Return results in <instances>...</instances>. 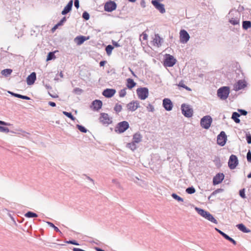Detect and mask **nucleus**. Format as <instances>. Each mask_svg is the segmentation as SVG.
Segmentation results:
<instances>
[{"mask_svg":"<svg viewBox=\"0 0 251 251\" xmlns=\"http://www.w3.org/2000/svg\"><path fill=\"white\" fill-rule=\"evenodd\" d=\"M237 227L240 231H242L244 233H249L251 232L250 229L247 228L243 224H239L236 225Z\"/></svg>","mask_w":251,"mask_h":251,"instance_id":"obj_25","label":"nucleus"},{"mask_svg":"<svg viewBox=\"0 0 251 251\" xmlns=\"http://www.w3.org/2000/svg\"><path fill=\"white\" fill-rule=\"evenodd\" d=\"M240 116V114L236 112H234L232 113L231 119L237 124L240 123V120L239 119V117Z\"/></svg>","mask_w":251,"mask_h":251,"instance_id":"obj_27","label":"nucleus"},{"mask_svg":"<svg viewBox=\"0 0 251 251\" xmlns=\"http://www.w3.org/2000/svg\"><path fill=\"white\" fill-rule=\"evenodd\" d=\"M138 98L141 100H144L149 96V90L147 87L139 88L136 90Z\"/></svg>","mask_w":251,"mask_h":251,"instance_id":"obj_6","label":"nucleus"},{"mask_svg":"<svg viewBox=\"0 0 251 251\" xmlns=\"http://www.w3.org/2000/svg\"><path fill=\"white\" fill-rule=\"evenodd\" d=\"M36 79V74L35 72L31 73L26 78V83L28 85L33 84Z\"/></svg>","mask_w":251,"mask_h":251,"instance_id":"obj_20","label":"nucleus"},{"mask_svg":"<svg viewBox=\"0 0 251 251\" xmlns=\"http://www.w3.org/2000/svg\"><path fill=\"white\" fill-rule=\"evenodd\" d=\"M113 46L111 45H109L106 47L105 50L108 55H110L111 54L112 51L113 50Z\"/></svg>","mask_w":251,"mask_h":251,"instance_id":"obj_34","label":"nucleus"},{"mask_svg":"<svg viewBox=\"0 0 251 251\" xmlns=\"http://www.w3.org/2000/svg\"><path fill=\"white\" fill-rule=\"evenodd\" d=\"M82 92L83 90L79 88H75L73 90V92L76 94H80Z\"/></svg>","mask_w":251,"mask_h":251,"instance_id":"obj_47","label":"nucleus"},{"mask_svg":"<svg viewBox=\"0 0 251 251\" xmlns=\"http://www.w3.org/2000/svg\"><path fill=\"white\" fill-rule=\"evenodd\" d=\"M12 72V70L10 69H5L1 71V74L5 76L10 75Z\"/></svg>","mask_w":251,"mask_h":251,"instance_id":"obj_33","label":"nucleus"},{"mask_svg":"<svg viewBox=\"0 0 251 251\" xmlns=\"http://www.w3.org/2000/svg\"><path fill=\"white\" fill-rule=\"evenodd\" d=\"M99 119L100 122L103 125H108L112 123L111 120L110 119L109 115L107 113H101Z\"/></svg>","mask_w":251,"mask_h":251,"instance_id":"obj_11","label":"nucleus"},{"mask_svg":"<svg viewBox=\"0 0 251 251\" xmlns=\"http://www.w3.org/2000/svg\"><path fill=\"white\" fill-rule=\"evenodd\" d=\"M68 244L78 246L79 244L75 240H69L66 242Z\"/></svg>","mask_w":251,"mask_h":251,"instance_id":"obj_51","label":"nucleus"},{"mask_svg":"<svg viewBox=\"0 0 251 251\" xmlns=\"http://www.w3.org/2000/svg\"><path fill=\"white\" fill-rule=\"evenodd\" d=\"M246 140L249 144H251V135L250 134H246Z\"/></svg>","mask_w":251,"mask_h":251,"instance_id":"obj_50","label":"nucleus"},{"mask_svg":"<svg viewBox=\"0 0 251 251\" xmlns=\"http://www.w3.org/2000/svg\"><path fill=\"white\" fill-rule=\"evenodd\" d=\"M0 125L9 126H10V124L9 123H6L4 121L0 120Z\"/></svg>","mask_w":251,"mask_h":251,"instance_id":"obj_54","label":"nucleus"},{"mask_svg":"<svg viewBox=\"0 0 251 251\" xmlns=\"http://www.w3.org/2000/svg\"><path fill=\"white\" fill-rule=\"evenodd\" d=\"M247 159L249 162L251 163V151L250 150H249L247 153Z\"/></svg>","mask_w":251,"mask_h":251,"instance_id":"obj_48","label":"nucleus"},{"mask_svg":"<svg viewBox=\"0 0 251 251\" xmlns=\"http://www.w3.org/2000/svg\"><path fill=\"white\" fill-rule=\"evenodd\" d=\"M182 114L186 117L190 118L193 116V110L189 105L183 103L181 106Z\"/></svg>","mask_w":251,"mask_h":251,"instance_id":"obj_4","label":"nucleus"},{"mask_svg":"<svg viewBox=\"0 0 251 251\" xmlns=\"http://www.w3.org/2000/svg\"><path fill=\"white\" fill-rule=\"evenodd\" d=\"M114 109V110L116 111V112L118 113L121 111V110L122 109V106L121 105L118 104L117 103L115 105Z\"/></svg>","mask_w":251,"mask_h":251,"instance_id":"obj_41","label":"nucleus"},{"mask_svg":"<svg viewBox=\"0 0 251 251\" xmlns=\"http://www.w3.org/2000/svg\"><path fill=\"white\" fill-rule=\"evenodd\" d=\"M89 39V37L88 36L86 37V36L80 35L76 36L75 39L74 41L77 44V45H80L82 44L85 41L88 40Z\"/></svg>","mask_w":251,"mask_h":251,"instance_id":"obj_22","label":"nucleus"},{"mask_svg":"<svg viewBox=\"0 0 251 251\" xmlns=\"http://www.w3.org/2000/svg\"><path fill=\"white\" fill-rule=\"evenodd\" d=\"M126 89H123L120 90L119 92V96L120 97H124L126 95Z\"/></svg>","mask_w":251,"mask_h":251,"instance_id":"obj_45","label":"nucleus"},{"mask_svg":"<svg viewBox=\"0 0 251 251\" xmlns=\"http://www.w3.org/2000/svg\"><path fill=\"white\" fill-rule=\"evenodd\" d=\"M163 106L167 111H171L173 107V104L170 99L165 98L163 100Z\"/></svg>","mask_w":251,"mask_h":251,"instance_id":"obj_14","label":"nucleus"},{"mask_svg":"<svg viewBox=\"0 0 251 251\" xmlns=\"http://www.w3.org/2000/svg\"><path fill=\"white\" fill-rule=\"evenodd\" d=\"M73 251H85V250H83L80 248H74L73 249Z\"/></svg>","mask_w":251,"mask_h":251,"instance_id":"obj_59","label":"nucleus"},{"mask_svg":"<svg viewBox=\"0 0 251 251\" xmlns=\"http://www.w3.org/2000/svg\"><path fill=\"white\" fill-rule=\"evenodd\" d=\"M106 61H101L100 62V67H102V66H104V65L106 64Z\"/></svg>","mask_w":251,"mask_h":251,"instance_id":"obj_60","label":"nucleus"},{"mask_svg":"<svg viewBox=\"0 0 251 251\" xmlns=\"http://www.w3.org/2000/svg\"><path fill=\"white\" fill-rule=\"evenodd\" d=\"M94 249L96 251H105L104 250H102V249L101 248H100L99 247H94Z\"/></svg>","mask_w":251,"mask_h":251,"instance_id":"obj_64","label":"nucleus"},{"mask_svg":"<svg viewBox=\"0 0 251 251\" xmlns=\"http://www.w3.org/2000/svg\"><path fill=\"white\" fill-rule=\"evenodd\" d=\"M112 44L115 47H120L121 46L119 44H118V43H117V42L116 41H112Z\"/></svg>","mask_w":251,"mask_h":251,"instance_id":"obj_56","label":"nucleus"},{"mask_svg":"<svg viewBox=\"0 0 251 251\" xmlns=\"http://www.w3.org/2000/svg\"><path fill=\"white\" fill-rule=\"evenodd\" d=\"M117 8V4L114 1H109L105 3L104 9L105 11L112 12Z\"/></svg>","mask_w":251,"mask_h":251,"instance_id":"obj_9","label":"nucleus"},{"mask_svg":"<svg viewBox=\"0 0 251 251\" xmlns=\"http://www.w3.org/2000/svg\"><path fill=\"white\" fill-rule=\"evenodd\" d=\"M212 122V119L210 116H205L201 120V126L204 129H208Z\"/></svg>","mask_w":251,"mask_h":251,"instance_id":"obj_5","label":"nucleus"},{"mask_svg":"<svg viewBox=\"0 0 251 251\" xmlns=\"http://www.w3.org/2000/svg\"><path fill=\"white\" fill-rule=\"evenodd\" d=\"M127 109L130 111H135L139 106V102L137 100H133L126 105Z\"/></svg>","mask_w":251,"mask_h":251,"instance_id":"obj_15","label":"nucleus"},{"mask_svg":"<svg viewBox=\"0 0 251 251\" xmlns=\"http://www.w3.org/2000/svg\"><path fill=\"white\" fill-rule=\"evenodd\" d=\"M222 236L224 238H225L227 240H228L229 239V238H230V237L228 235L226 234L225 233H224V234Z\"/></svg>","mask_w":251,"mask_h":251,"instance_id":"obj_62","label":"nucleus"},{"mask_svg":"<svg viewBox=\"0 0 251 251\" xmlns=\"http://www.w3.org/2000/svg\"><path fill=\"white\" fill-rule=\"evenodd\" d=\"M163 42V38H161L158 34H155L153 40V43L154 45H156L157 47H159L162 45Z\"/></svg>","mask_w":251,"mask_h":251,"instance_id":"obj_21","label":"nucleus"},{"mask_svg":"<svg viewBox=\"0 0 251 251\" xmlns=\"http://www.w3.org/2000/svg\"><path fill=\"white\" fill-rule=\"evenodd\" d=\"M25 216L27 218H35L38 216L36 213L32 211H28L25 214Z\"/></svg>","mask_w":251,"mask_h":251,"instance_id":"obj_30","label":"nucleus"},{"mask_svg":"<svg viewBox=\"0 0 251 251\" xmlns=\"http://www.w3.org/2000/svg\"><path fill=\"white\" fill-rule=\"evenodd\" d=\"M82 17L84 20L87 21L90 18V15L87 12L84 11L82 13Z\"/></svg>","mask_w":251,"mask_h":251,"instance_id":"obj_42","label":"nucleus"},{"mask_svg":"<svg viewBox=\"0 0 251 251\" xmlns=\"http://www.w3.org/2000/svg\"><path fill=\"white\" fill-rule=\"evenodd\" d=\"M242 27L244 29H248L251 27V22L250 21H244L242 23Z\"/></svg>","mask_w":251,"mask_h":251,"instance_id":"obj_28","label":"nucleus"},{"mask_svg":"<svg viewBox=\"0 0 251 251\" xmlns=\"http://www.w3.org/2000/svg\"><path fill=\"white\" fill-rule=\"evenodd\" d=\"M140 5H141V6L142 7H143V8L145 7V6H146V3H145V1L144 0H141V2H140Z\"/></svg>","mask_w":251,"mask_h":251,"instance_id":"obj_58","label":"nucleus"},{"mask_svg":"<svg viewBox=\"0 0 251 251\" xmlns=\"http://www.w3.org/2000/svg\"><path fill=\"white\" fill-rule=\"evenodd\" d=\"M151 3L161 13L163 14L165 12L164 5L160 3L159 1L151 0Z\"/></svg>","mask_w":251,"mask_h":251,"instance_id":"obj_13","label":"nucleus"},{"mask_svg":"<svg viewBox=\"0 0 251 251\" xmlns=\"http://www.w3.org/2000/svg\"><path fill=\"white\" fill-rule=\"evenodd\" d=\"M239 195L241 198H242L243 199H245L246 198V195H245V189L244 188L242 189L239 191Z\"/></svg>","mask_w":251,"mask_h":251,"instance_id":"obj_44","label":"nucleus"},{"mask_svg":"<svg viewBox=\"0 0 251 251\" xmlns=\"http://www.w3.org/2000/svg\"><path fill=\"white\" fill-rule=\"evenodd\" d=\"M76 127L81 132L86 133L88 130L83 126L80 125H76Z\"/></svg>","mask_w":251,"mask_h":251,"instance_id":"obj_36","label":"nucleus"},{"mask_svg":"<svg viewBox=\"0 0 251 251\" xmlns=\"http://www.w3.org/2000/svg\"><path fill=\"white\" fill-rule=\"evenodd\" d=\"M246 86V82L244 80H239L233 85V89L238 91L244 88Z\"/></svg>","mask_w":251,"mask_h":251,"instance_id":"obj_16","label":"nucleus"},{"mask_svg":"<svg viewBox=\"0 0 251 251\" xmlns=\"http://www.w3.org/2000/svg\"><path fill=\"white\" fill-rule=\"evenodd\" d=\"M178 85L180 87L185 88L186 90L188 91H191V89L189 87L185 85L182 81L180 82Z\"/></svg>","mask_w":251,"mask_h":251,"instance_id":"obj_43","label":"nucleus"},{"mask_svg":"<svg viewBox=\"0 0 251 251\" xmlns=\"http://www.w3.org/2000/svg\"><path fill=\"white\" fill-rule=\"evenodd\" d=\"M228 241H229V242H230L231 243H232L233 244H234L235 245H236V244H237L236 241H235L233 239H232L230 237V238H229V239L228 240Z\"/></svg>","mask_w":251,"mask_h":251,"instance_id":"obj_57","label":"nucleus"},{"mask_svg":"<svg viewBox=\"0 0 251 251\" xmlns=\"http://www.w3.org/2000/svg\"><path fill=\"white\" fill-rule=\"evenodd\" d=\"M226 140L227 136L226 133L222 131L217 136V144L221 146H224L226 144Z\"/></svg>","mask_w":251,"mask_h":251,"instance_id":"obj_8","label":"nucleus"},{"mask_svg":"<svg viewBox=\"0 0 251 251\" xmlns=\"http://www.w3.org/2000/svg\"><path fill=\"white\" fill-rule=\"evenodd\" d=\"M238 164V160L237 157L234 154H232L229 157L228 162L229 168L232 170L234 169Z\"/></svg>","mask_w":251,"mask_h":251,"instance_id":"obj_7","label":"nucleus"},{"mask_svg":"<svg viewBox=\"0 0 251 251\" xmlns=\"http://www.w3.org/2000/svg\"><path fill=\"white\" fill-rule=\"evenodd\" d=\"M63 114L67 117L70 118L73 121H75V118L72 115V114L71 112L63 111Z\"/></svg>","mask_w":251,"mask_h":251,"instance_id":"obj_35","label":"nucleus"},{"mask_svg":"<svg viewBox=\"0 0 251 251\" xmlns=\"http://www.w3.org/2000/svg\"><path fill=\"white\" fill-rule=\"evenodd\" d=\"M147 108L149 111L153 112L154 111V107L151 104H149Z\"/></svg>","mask_w":251,"mask_h":251,"instance_id":"obj_52","label":"nucleus"},{"mask_svg":"<svg viewBox=\"0 0 251 251\" xmlns=\"http://www.w3.org/2000/svg\"><path fill=\"white\" fill-rule=\"evenodd\" d=\"M116 93V90L114 89L107 88L103 90L102 94L107 98H110L113 97Z\"/></svg>","mask_w":251,"mask_h":251,"instance_id":"obj_19","label":"nucleus"},{"mask_svg":"<svg viewBox=\"0 0 251 251\" xmlns=\"http://www.w3.org/2000/svg\"><path fill=\"white\" fill-rule=\"evenodd\" d=\"M66 21V18L64 17L58 23L57 25L59 26L62 25Z\"/></svg>","mask_w":251,"mask_h":251,"instance_id":"obj_49","label":"nucleus"},{"mask_svg":"<svg viewBox=\"0 0 251 251\" xmlns=\"http://www.w3.org/2000/svg\"><path fill=\"white\" fill-rule=\"evenodd\" d=\"M238 111L240 112V114L246 116L247 114V111L244 109H239Z\"/></svg>","mask_w":251,"mask_h":251,"instance_id":"obj_53","label":"nucleus"},{"mask_svg":"<svg viewBox=\"0 0 251 251\" xmlns=\"http://www.w3.org/2000/svg\"><path fill=\"white\" fill-rule=\"evenodd\" d=\"M55 58V56L54 55V52H50L47 57V61L51 60L52 59H53Z\"/></svg>","mask_w":251,"mask_h":251,"instance_id":"obj_37","label":"nucleus"},{"mask_svg":"<svg viewBox=\"0 0 251 251\" xmlns=\"http://www.w3.org/2000/svg\"><path fill=\"white\" fill-rule=\"evenodd\" d=\"M49 104L52 107H55L56 106V103L53 101H49Z\"/></svg>","mask_w":251,"mask_h":251,"instance_id":"obj_61","label":"nucleus"},{"mask_svg":"<svg viewBox=\"0 0 251 251\" xmlns=\"http://www.w3.org/2000/svg\"><path fill=\"white\" fill-rule=\"evenodd\" d=\"M142 136L139 132H136L133 136V142L139 143L142 141Z\"/></svg>","mask_w":251,"mask_h":251,"instance_id":"obj_24","label":"nucleus"},{"mask_svg":"<svg viewBox=\"0 0 251 251\" xmlns=\"http://www.w3.org/2000/svg\"><path fill=\"white\" fill-rule=\"evenodd\" d=\"M126 147L133 151L136 150L137 148L136 143H134V142L133 141L131 143H127L126 145Z\"/></svg>","mask_w":251,"mask_h":251,"instance_id":"obj_32","label":"nucleus"},{"mask_svg":"<svg viewBox=\"0 0 251 251\" xmlns=\"http://www.w3.org/2000/svg\"><path fill=\"white\" fill-rule=\"evenodd\" d=\"M176 63V59L173 56L167 54L164 61V64L168 67H173Z\"/></svg>","mask_w":251,"mask_h":251,"instance_id":"obj_10","label":"nucleus"},{"mask_svg":"<svg viewBox=\"0 0 251 251\" xmlns=\"http://www.w3.org/2000/svg\"><path fill=\"white\" fill-rule=\"evenodd\" d=\"M74 5H75V6L78 9L79 7V0H75V1H74Z\"/></svg>","mask_w":251,"mask_h":251,"instance_id":"obj_55","label":"nucleus"},{"mask_svg":"<svg viewBox=\"0 0 251 251\" xmlns=\"http://www.w3.org/2000/svg\"><path fill=\"white\" fill-rule=\"evenodd\" d=\"M126 86L129 89H131L132 88H133L134 86H135L136 84V83L131 78H127L126 79Z\"/></svg>","mask_w":251,"mask_h":251,"instance_id":"obj_26","label":"nucleus"},{"mask_svg":"<svg viewBox=\"0 0 251 251\" xmlns=\"http://www.w3.org/2000/svg\"><path fill=\"white\" fill-rule=\"evenodd\" d=\"M46 223L50 226L52 227L56 232H59L60 234H62L59 229L57 226H55L53 223L50 222H47Z\"/></svg>","mask_w":251,"mask_h":251,"instance_id":"obj_31","label":"nucleus"},{"mask_svg":"<svg viewBox=\"0 0 251 251\" xmlns=\"http://www.w3.org/2000/svg\"><path fill=\"white\" fill-rule=\"evenodd\" d=\"M186 192L189 194H194L196 192L195 188L193 186L189 187L186 189Z\"/></svg>","mask_w":251,"mask_h":251,"instance_id":"obj_38","label":"nucleus"},{"mask_svg":"<svg viewBox=\"0 0 251 251\" xmlns=\"http://www.w3.org/2000/svg\"><path fill=\"white\" fill-rule=\"evenodd\" d=\"M129 127V124L126 121H122L119 123L115 127V131L117 133H122L127 130Z\"/></svg>","mask_w":251,"mask_h":251,"instance_id":"obj_3","label":"nucleus"},{"mask_svg":"<svg viewBox=\"0 0 251 251\" xmlns=\"http://www.w3.org/2000/svg\"><path fill=\"white\" fill-rule=\"evenodd\" d=\"M102 105V102L100 100H95L92 103L91 108L94 111H98L100 109Z\"/></svg>","mask_w":251,"mask_h":251,"instance_id":"obj_18","label":"nucleus"},{"mask_svg":"<svg viewBox=\"0 0 251 251\" xmlns=\"http://www.w3.org/2000/svg\"><path fill=\"white\" fill-rule=\"evenodd\" d=\"M22 99L26 100H30V98L29 97L26 96L22 95Z\"/></svg>","mask_w":251,"mask_h":251,"instance_id":"obj_63","label":"nucleus"},{"mask_svg":"<svg viewBox=\"0 0 251 251\" xmlns=\"http://www.w3.org/2000/svg\"><path fill=\"white\" fill-rule=\"evenodd\" d=\"M190 36L188 32L184 29L180 31V41L182 43H186L189 40Z\"/></svg>","mask_w":251,"mask_h":251,"instance_id":"obj_12","label":"nucleus"},{"mask_svg":"<svg viewBox=\"0 0 251 251\" xmlns=\"http://www.w3.org/2000/svg\"><path fill=\"white\" fill-rule=\"evenodd\" d=\"M172 197L178 201H183V199L175 193H173L172 194Z\"/></svg>","mask_w":251,"mask_h":251,"instance_id":"obj_39","label":"nucleus"},{"mask_svg":"<svg viewBox=\"0 0 251 251\" xmlns=\"http://www.w3.org/2000/svg\"><path fill=\"white\" fill-rule=\"evenodd\" d=\"M224 191V190L223 189H217V190L214 191L210 195V196L208 197V199H210V198L213 196H214L215 195H216L217 194L219 193H221V192H222L223 191Z\"/></svg>","mask_w":251,"mask_h":251,"instance_id":"obj_40","label":"nucleus"},{"mask_svg":"<svg viewBox=\"0 0 251 251\" xmlns=\"http://www.w3.org/2000/svg\"><path fill=\"white\" fill-rule=\"evenodd\" d=\"M73 4V0H70L66 6L64 7L63 10L62 11L61 14L63 15H65L68 13L72 10Z\"/></svg>","mask_w":251,"mask_h":251,"instance_id":"obj_23","label":"nucleus"},{"mask_svg":"<svg viewBox=\"0 0 251 251\" xmlns=\"http://www.w3.org/2000/svg\"><path fill=\"white\" fill-rule=\"evenodd\" d=\"M195 209L198 212V213L200 214L201 216L202 217L204 218L205 219L214 224H217V221L209 212H207L204 210V209H201L197 207H196L195 208Z\"/></svg>","mask_w":251,"mask_h":251,"instance_id":"obj_1","label":"nucleus"},{"mask_svg":"<svg viewBox=\"0 0 251 251\" xmlns=\"http://www.w3.org/2000/svg\"><path fill=\"white\" fill-rule=\"evenodd\" d=\"M229 22L234 25H238V26H239V19L238 18H232L231 19H229Z\"/></svg>","mask_w":251,"mask_h":251,"instance_id":"obj_29","label":"nucleus"},{"mask_svg":"<svg viewBox=\"0 0 251 251\" xmlns=\"http://www.w3.org/2000/svg\"><path fill=\"white\" fill-rule=\"evenodd\" d=\"M225 176L223 173L217 174L213 178V184L215 185L222 182Z\"/></svg>","mask_w":251,"mask_h":251,"instance_id":"obj_17","label":"nucleus"},{"mask_svg":"<svg viewBox=\"0 0 251 251\" xmlns=\"http://www.w3.org/2000/svg\"><path fill=\"white\" fill-rule=\"evenodd\" d=\"M0 132L8 133L9 132V129L7 127L0 126Z\"/></svg>","mask_w":251,"mask_h":251,"instance_id":"obj_46","label":"nucleus"},{"mask_svg":"<svg viewBox=\"0 0 251 251\" xmlns=\"http://www.w3.org/2000/svg\"><path fill=\"white\" fill-rule=\"evenodd\" d=\"M230 93V89L228 86H223L217 90V96L222 100H226Z\"/></svg>","mask_w":251,"mask_h":251,"instance_id":"obj_2","label":"nucleus"}]
</instances>
